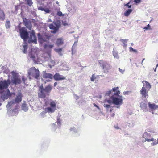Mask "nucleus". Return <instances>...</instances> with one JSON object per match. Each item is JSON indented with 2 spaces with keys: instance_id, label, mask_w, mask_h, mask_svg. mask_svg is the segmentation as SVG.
I'll list each match as a JSON object with an SVG mask.
<instances>
[{
  "instance_id": "obj_1",
  "label": "nucleus",
  "mask_w": 158,
  "mask_h": 158,
  "mask_svg": "<svg viewBox=\"0 0 158 158\" xmlns=\"http://www.w3.org/2000/svg\"><path fill=\"white\" fill-rule=\"evenodd\" d=\"M28 56L35 62H39L51 58V50H29Z\"/></svg>"
},
{
  "instance_id": "obj_2",
  "label": "nucleus",
  "mask_w": 158,
  "mask_h": 158,
  "mask_svg": "<svg viewBox=\"0 0 158 158\" xmlns=\"http://www.w3.org/2000/svg\"><path fill=\"white\" fill-rule=\"evenodd\" d=\"M52 89V87L51 85L48 84L44 88L42 85L39 87L38 97L40 98H44L46 96H49L50 93Z\"/></svg>"
},
{
  "instance_id": "obj_3",
  "label": "nucleus",
  "mask_w": 158,
  "mask_h": 158,
  "mask_svg": "<svg viewBox=\"0 0 158 158\" xmlns=\"http://www.w3.org/2000/svg\"><path fill=\"white\" fill-rule=\"evenodd\" d=\"M143 85L140 91L142 98L143 99H146L148 97V92L151 88L150 84L147 81H143Z\"/></svg>"
},
{
  "instance_id": "obj_4",
  "label": "nucleus",
  "mask_w": 158,
  "mask_h": 158,
  "mask_svg": "<svg viewBox=\"0 0 158 158\" xmlns=\"http://www.w3.org/2000/svg\"><path fill=\"white\" fill-rule=\"evenodd\" d=\"M28 74L30 78V76H32L35 79H38L39 77V71L35 67L31 68L28 72Z\"/></svg>"
},
{
  "instance_id": "obj_5",
  "label": "nucleus",
  "mask_w": 158,
  "mask_h": 158,
  "mask_svg": "<svg viewBox=\"0 0 158 158\" xmlns=\"http://www.w3.org/2000/svg\"><path fill=\"white\" fill-rule=\"evenodd\" d=\"M12 77H11V82L13 84L16 85L20 84L21 82V80L19 77V75L15 72H12Z\"/></svg>"
},
{
  "instance_id": "obj_6",
  "label": "nucleus",
  "mask_w": 158,
  "mask_h": 158,
  "mask_svg": "<svg viewBox=\"0 0 158 158\" xmlns=\"http://www.w3.org/2000/svg\"><path fill=\"white\" fill-rule=\"evenodd\" d=\"M98 62L105 72H108L111 69L110 65L108 64L106 62H104L103 60H99Z\"/></svg>"
},
{
  "instance_id": "obj_7",
  "label": "nucleus",
  "mask_w": 158,
  "mask_h": 158,
  "mask_svg": "<svg viewBox=\"0 0 158 158\" xmlns=\"http://www.w3.org/2000/svg\"><path fill=\"white\" fill-rule=\"evenodd\" d=\"M30 35L29 38L28 42L36 44L37 43V38L33 30H31L30 32Z\"/></svg>"
},
{
  "instance_id": "obj_8",
  "label": "nucleus",
  "mask_w": 158,
  "mask_h": 158,
  "mask_svg": "<svg viewBox=\"0 0 158 158\" xmlns=\"http://www.w3.org/2000/svg\"><path fill=\"white\" fill-rule=\"evenodd\" d=\"M117 96L113 95L111 97L112 103L117 105H121L123 103V99L121 98V97L120 98H118L117 97Z\"/></svg>"
},
{
  "instance_id": "obj_9",
  "label": "nucleus",
  "mask_w": 158,
  "mask_h": 158,
  "mask_svg": "<svg viewBox=\"0 0 158 158\" xmlns=\"http://www.w3.org/2000/svg\"><path fill=\"white\" fill-rule=\"evenodd\" d=\"M20 35L21 38L25 40H27L28 38V33L24 28H22L19 30Z\"/></svg>"
},
{
  "instance_id": "obj_10",
  "label": "nucleus",
  "mask_w": 158,
  "mask_h": 158,
  "mask_svg": "<svg viewBox=\"0 0 158 158\" xmlns=\"http://www.w3.org/2000/svg\"><path fill=\"white\" fill-rule=\"evenodd\" d=\"M10 83V81L8 82L6 80L0 81V90L6 89L8 87Z\"/></svg>"
},
{
  "instance_id": "obj_11",
  "label": "nucleus",
  "mask_w": 158,
  "mask_h": 158,
  "mask_svg": "<svg viewBox=\"0 0 158 158\" xmlns=\"http://www.w3.org/2000/svg\"><path fill=\"white\" fill-rule=\"evenodd\" d=\"M53 77L56 81H60L66 79L65 77L57 73H56Z\"/></svg>"
},
{
  "instance_id": "obj_12",
  "label": "nucleus",
  "mask_w": 158,
  "mask_h": 158,
  "mask_svg": "<svg viewBox=\"0 0 158 158\" xmlns=\"http://www.w3.org/2000/svg\"><path fill=\"white\" fill-rule=\"evenodd\" d=\"M38 41L41 44H42L44 42H46L48 39L46 36H41L40 33L38 34Z\"/></svg>"
},
{
  "instance_id": "obj_13",
  "label": "nucleus",
  "mask_w": 158,
  "mask_h": 158,
  "mask_svg": "<svg viewBox=\"0 0 158 158\" xmlns=\"http://www.w3.org/2000/svg\"><path fill=\"white\" fill-rule=\"evenodd\" d=\"M12 94L10 92V91L8 89H7L6 91V94H4L3 95H2L1 98H2L6 99H7L9 97L11 96Z\"/></svg>"
},
{
  "instance_id": "obj_14",
  "label": "nucleus",
  "mask_w": 158,
  "mask_h": 158,
  "mask_svg": "<svg viewBox=\"0 0 158 158\" xmlns=\"http://www.w3.org/2000/svg\"><path fill=\"white\" fill-rule=\"evenodd\" d=\"M147 136L148 137L150 136H151V135L147 132H145L144 133L143 135V136L144 138H145V141H147L148 142H150L153 141L154 140V139L153 138H152L151 139H148L147 138Z\"/></svg>"
},
{
  "instance_id": "obj_15",
  "label": "nucleus",
  "mask_w": 158,
  "mask_h": 158,
  "mask_svg": "<svg viewBox=\"0 0 158 158\" xmlns=\"http://www.w3.org/2000/svg\"><path fill=\"white\" fill-rule=\"evenodd\" d=\"M43 77L45 79L49 78L50 79H52V78L53 76L52 74L47 73H46L45 72H44L43 73Z\"/></svg>"
},
{
  "instance_id": "obj_16",
  "label": "nucleus",
  "mask_w": 158,
  "mask_h": 158,
  "mask_svg": "<svg viewBox=\"0 0 158 158\" xmlns=\"http://www.w3.org/2000/svg\"><path fill=\"white\" fill-rule=\"evenodd\" d=\"M148 105H149V108L152 110V113L154 110L158 109V106L155 105V104H151L150 102H149L148 103Z\"/></svg>"
},
{
  "instance_id": "obj_17",
  "label": "nucleus",
  "mask_w": 158,
  "mask_h": 158,
  "mask_svg": "<svg viewBox=\"0 0 158 158\" xmlns=\"http://www.w3.org/2000/svg\"><path fill=\"white\" fill-rule=\"evenodd\" d=\"M22 94L21 93H19L15 99V102L19 103L20 102L22 101Z\"/></svg>"
},
{
  "instance_id": "obj_18",
  "label": "nucleus",
  "mask_w": 158,
  "mask_h": 158,
  "mask_svg": "<svg viewBox=\"0 0 158 158\" xmlns=\"http://www.w3.org/2000/svg\"><path fill=\"white\" fill-rule=\"evenodd\" d=\"M49 28L50 29L53 30V31H51L52 32L55 33L57 32L59 27L57 26L56 27L53 24H51L49 25Z\"/></svg>"
},
{
  "instance_id": "obj_19",
  "label": "nucleus",
  "mask_w": 158,
  "mask_h": 158,
  "mask_svg": "<svg viewBox=\"0 0 158 158\" xmlns=\"http://www.w3.org/2000/svg\"><path fill=\"white\" fill-rule=\"evenodd\" d=\"M119 88V87H114L113 88L112 91L113 92L116 91V93H114V95L116 96H119V94H120V91H119V90H118Z\"/></svg>"
},
{
  "instance_id": "obj_20",
  "label": "nucleus",
  "mask_w": 158,
  "mask_h": 158,
  "mask_svg": "<svg viewBox=\"0 0 158 158\" xmlns=\"http://www.w3.org/2000/svg\"><path fill=\"white\" fill-rule=\"evenodd\" d=\"M24 23L26 27L31 30V22L26 20V21L24 20Z\"/></svg>"
},
{
  "instance_id": "obj_21",
  "label": "nucleus",
  "mask_w": 158,
  "mask_h": 158,
  "mask_svg": "<svg viewBox=\"0 0 158 158\" xmlns=\"http://www.w3.org/2000/svg\"><path fill=\"white\" fill-rule=\"evenodd\" d=\"M39 10L44 11L45 13H49L50 12V10L48 8H44V7H40L38 8Z\"/></svg>"
},
{
  "instance_id": "obj_22",
  "label": "nucleus",
  "mask_w": 158,
  "mask_h": 158,
  "mask_svg": "<svg viewBox=\"0 0 158 158\" xmlns=\"http://www.w3.org/2000/svg\"><path fill=\"white\" fill-rule=\"evenodd\" d=\"M49 105L50 107L52 108L56 109V101H53L52 100H50Z\"/></svg>"
},
{
  "instance_id": "obj_23",
  "label": "nucleus",
  "mask_w": 158,
  "mask_h": 158,
  "mask_svg": "<svg viewBox=\"0 0 158 158\" xmlns=\"http://www.w3.org/2000/svg\"><path fill=\"white\" fill-rule=\"evenodd\" d=\"M56 44L58 46L61 45L63 44V40L62 38L58 39L56 42Z\"/></svg>"
},
{
  "instance_id": "obj_24",
  "label": "nucleus",
  "mask_w": 158,
  "mask_h": 158,
  "mask_svg": "<svg viewBox=\"0 0 158 158\" xmlns=\"http://www.w3.org/2000/svg\"><path fill=\"white\" fill-rule=\"evenodd\" d=\"M132 11V10L131 9H129L124 12V15L126 17H127L130 15Z\"/></svg>"
},
{
  "instance_id": "obj_25",
  "label": "nucleus",
  "mask_w": 158,
  "mask_h": 158,
  "mask_svg": "<svg viewBox=\"0 0 158 158\" xmlns=\"http://www.w3.org/2000/svg\"><path fill=\"white\" fill-rule=\"evenodd\" d=\"M5 19V14L4 12L0 9V20H4Z\"/></svg>"
},
{
  "instance_id": "obj_26",
  "label": "nucleus",
  "mask_w": 158,
  "mask_h": 158,
  "mask_svg": "<svg viewBox=\"0 0 158 158\" xmlns=\"http://www.w3.org/2000/svg\"><path fill=\"white\" fill-rule=\"evenodd\" d=\"M46 110L48 112H53L56 110V109L52 108L51 107H48L46 108Z\"/></svg>"
},
{
  "instance_id": "obj_27",
  "label": "nucleus",
  "mask_w": 158,
  "mask_h": 158,
  "mask_svg": "<svg viewBox=\"0 0 158 158\" xmlns=\"http://www.w3.org/2000/svg\"><path fill=\"white\" fill-rule=\"evenodd\" d=\"M22 108L23 110L27 111L28 110V107L27 106V105L25 103H23L22 105Z\"/></svg>"
},
{
  "instance_id": "obj_28",
  "label": "nucleus",
  "mask_w": 158,
  "mask_h": 158,
  "mask_svg": "<svg viewBox=\"0 0 158 158\" xmlns=\"http://www.w3.org/2000/svg\"><path fill=\"white\" fill-rule=\"evenodd\" d=\"M69 14H63L61 11H59L57 13V15L59 16H68Z\"/></svg>"
},
{
  "instance_id": "obj_29",
  "label": "nucleus",
  "mask_w": 158,
  "mask_h": 158,
  "mask_svg": "<svg viewBox=\"0 0 158 158\" xmlns=\"http://www.w3.org/2000/svg\"><path fill=\"white\" fill-rule=\"evenodd\" d=\"M124 6H126V7H127L129 8H131V2H129L128 3L126 4H124Z\"/></svg>"
},
{
  "instance_id": "obj_30",
  "label": "nucleus",
  "mask_w": 158,
  "mask_h": 158,
  "mask_svg": "<svg viewBox=\"0 0 158 158\" xmlns=\"http://www.w3.org/2000/svg\"><path fill=\"white\" fill-rule=\"evenodd\" d=\"M127 41L128 40L127 39L125 40H120V41L123 44V46L125 47L127 46V44H126L127 43Z\"/></svg>"
},
{
  "instance_id": "obj_31",
  "label": "nucleus",
  "mask_w": 158,
  "mask_h": 158,
  "mask_svg": "<svg viewBox=\"0 0 158 158\" xmlns=\"http://www.w3.org/2000/svg\"><path fill=\"white\" fill-rule=\"evenodd\" d=\"M140 106L142 108H145L147 107V105L143 102H142L140 104Z\"/></svg>"
},
{
  "instance_id": "obj_32",
  "label": "nucleus",
  "mask_w": 158,
  "mask_h": 158,
  "mask_svg": "<svg viewBox=\"0 0 158 158\" xmlns=\"http://www.w3.org/2000/svg\"><path fill=\"white\" fill-rule=\"evenodd\" d=\"M44 47L46 49L53 48V45L50 44L45 45Z\"/></svg>"
},
{
  "instance_id": "obj_33",
  "label": "nucleus",
  "mask_w": 158,
  "mask_h": 158,
  "mask_svg": "<svg viewBox=\"0 0 158 158\" xmlns=\"http://www.w3.org/2000/svg\"><path fill=\"white\" fill-rule=\"evenodd\" d=\"M5 25L7 28H9L10 27V22L9 21H7Z\"/></svg>"
},
{
  "instance_id": "obj_34",
  "label": "nucleus",
  "mask_w": 158,
  "mask_h": 158,
  "mask_svg": "<svg viewBox=\"0 0 158 158\" xmlns=\"http://www.w3.org/2000/svg\"><path fill=\"white\" fill-rule=\"evenodd\" d=\"M14 103L15 102L14 101L9 102L7 104L6 106L7 107H10L12 105L14 104Z\"/></svg>"
},
{
  "instance_id": "obj_35",
  "label": "nucleus",
  "mask_w": 158,
  "mask_h": 158,
  "mask_svg": "<svg viewBox=\"0 0 158 158\" xmlns=\"http://www.w3.org/2000/svg\"><path fill=\"white\" fill-rule=\"evenodd\" d=\"M96 78V77L95 76V74H93L92 77L91 78V80L92 81H94V80H95Z\"/></svg>"
},
{
  "instance_id": "obj_36",
  "label": "nucleus",
  "mask_w": 158,
  "mask_h": 158,
  "mask_svg": "<svg viewBox=\"0 0 158 158\" xmlns=\"http://www.w3.org/2000/svg\"><path fill=\"white\" fill-rule=\"evenodd\" d=\"M27 1V4L30 6H31L33 2L32 1V0H25Z\"/></svg>"
},
{
  "instance_id": "obj_37",
  "label": "nucleus",
  "mask_w": 158,
  "mask_h": 158,
  "mask_svg": "<svg viewBox=\"0 0 158 158\" xmlns=\"http://www.w3.org/2000/svg\"><path fill=\"white\" fill-rule=\"evenodd\" d=\"M143 29L146 30H150L151 29L150 28V25L149 24H148L147 27H145L143 28Z\"/></svg>"
},
{
  "instance_id": "obj_38",
  "label": "nucleus",
  "mask_w": 158,
  "mask_h": 158,
  "mask_svg": "<svg viewBox=\"0 0 158 158\" xmlns=\"http://www.w3.org/2000/svg\"><path fill=\"white\" fill-rule=\"evenodd\" d=\"M22 79L23 83H25L26 80V78L24 76H23L22 77Z\"/></svg>"
},
{
  "instance_id": "obj_39",
  "label": "nucleus",
  "mask_w": 158,
  "mask_h": 158,
  "mask_svg": "<svg viewBox=\"0 0 158 158\" xmlns=\"http://www.w3.org/2000/svg\"><path fill=\"white\" fill-rule=\"evenodd\" d=\"M134 2L136 3H140L141 2V0H134L133 1Z\"/></svg>"
},
{
  "instance_id": "obj_40",
  "label": "nucleus",
  "mask_w": 158,
  "mask_h": 158,
  "mask_svg": "<svg viewBox=\"0 0 158 158\" xmlns=\"http://www.w3.org/2000/svg\"><path fill=\"white\" fill-rule=\"evenodd\" d=\"M62 50H55L56 52L58 53L60 55H62L61 52Z\"/></svg>"
},
{
  "instance_id": "obj_41",
  "label": "nucleus",
  "mask_w": 158,
  "mask_h": 158,
  "mask_svg": "<svg viewBox=\"0 0 158 158\" xmlns=\"http://www.w3.org/2000/svg\"><path fill=\"white\" fill-rule=\"evenodd\" d=\"M113 55L115 57H116L117 58H118L119 57L117 53L114 52Z\"/></svg>"
},
{
  "instance_id": "obj_42",
  "label": "nucleus",
  "mask_w": 158,
  "mask_h": 158,
  "mask_svg": "<svg viewBox=\"0 0 158 158\" xmlns=\"http://www.w3.org/2000/svg\"><path fill=\"white\" fill-rule=\"evenodd\" d=\"M104 106L105 107H106L107 108H109L110 107V105H107V104H104Z\"/></svg>"
},
{
  "instance_id": "obj_43",
  "label": "nucleus",
  "mask_w": 158,
  "mask_h": 158,
  "mask_svg": "<svg viewBox=\"0 0 158 158\" xmlns=\"http://www.w3.org/2000/svg\"><path fill=\"white\" fill-rule=\"evenodd\" d=\"M158 144V142H157H157L155 141V142H153L152 143H151V144L153 146V145H156V144Z\"/></svg>"
},
{
  "instance_id": "obj_44",
  "label": "nucleus",
  "mask_w": 158,
  "mask_h": 158,
  "mask_svg": "<svg viewBox=\"0 0 158 158\" xmlns=\"http://www.w3.org/2000/svg\"><path fill=\"white\" fill-rule=\"evenodd\" d=\"M77 42H75L74 43L73 45V46H72V48H74L77 45Z\"/></svg>"
},
{
  "instance_id": "obj_45",
  "label": "nucleus",
  "mask_w": 158,
  "mask_h": 158,
  "mask_svg": "<svg viewBox=\"0 0 158 158\" xmlns=\"http://www.w3.org/2000/svg\"><path fill=\"white\" fill-rule=\"evenodd\" d=\"M112 90L111 91H108L107 93L106 94L107 95L109 96L111 94V92L112 91Z\"/></svg>"
},
{
  "instance_id": "obj_46",
  "label": "nucleus",
  "mask_w": 158,
  "mask_h": 158,
  "mask_svg": "<svg viewBox=\"0 0 158 158\" xmlns=\"http://www.w3.org/2000/svg\"><path fill=\"white\" fill-rule=\"evenodd\" d=\"M62 23L63 24L64 26H66L68 25V23L66 21L63 22Z\"/></svg>"
},
{
  "instance_id": "obj_47",
  "label": "nucleus",
  "mask_w": 158,
  "mask_h": 158,
  "mask_svg": "<svg viewBox=\"0 0 158 158\" xmlns=\"http://www.w3.org/2000/svg\"><path fill=\"white\" fill-rule=\"evenodd\" d=\"M107 102L109 104H110L112 103V102L110 100H107Z\"/></svg>"
},
{
  "instance_id": "obj_48",
  "label": "nucleus",
  "mask_w": 158,
  "mask_h": 158,
  "mask_svg": "<svg viewBox=\"0 0 158 158\" xmlns=\"http://www.w3.org/2000/svg\"><path fill=\"white\" fill-rule=\"evenodd\" d=\"M93 105H94V106L96 107L97 109H99L100 108L97 105H96L95 104H93Z\"/></svg>"
},
{
  "instance_id": "obj_49",
  "label": "nucleus",
  "mask_w": 158,
  "mask_h": 158,
  "mask_svg": "<svg viewBox=\"0 0 158 158\" xmlns=\"http://www.w3.org/2000/svg\"><path fill=\"white\" fill-rule=\"evenodd\" d=\"M119 71L122 73H123V71L120 68H119Z\"/></svg>"
},
{
  "instance_id": "obj_50",
  "label": "nucleus",
  "mask_w": 158,
  "mask_h": 158,
  "mask_svg": "<svg viewBox=\"0 0 158 158\" xmlns=\"http://www.w3.org/2000/svg\"><path fill=\"white\" fill-rule=\"evenodd\" d=\"M130 51L131 52H137L136 50H130Z\"/></svg>"
},
{
  "instance_id": "obj_51",
  "label": "nucleus",
  "mask_w": 158,
  "mask_h": 158,
  "mask_svg": "<svg viewBox=\"0 0 158 158\" xmlns=\"http://www.w3.org/2000/svg\"><path fill=\"white\" fill-rule=\"evenodd\" d=\"M57 84V83L56 82H55L54 84V86H56Z\"/></svg>"
},
{
  "instance_id": "obj_52",
  "label": "nucleus",
  "mask_w": 158,
  "mask_h": 158,
  "mask_svg": "<svg viewBox=\"0 0 158 158\" xmlns=\"http://www.w3.org/2000/svg\"><path fill=\"white\" fill-rule=\"evenodd\" d=\"M27 50H23V52L24 53H26L27 52Z\"/></svg>"
},
{
  "instance_id": "obj_53",
  "label": "nucleus",
  "mask_w": 158,
  "mask_h": 158,
  "mask_svg": "<svg viewBox=\"0 0 158 158\" xmlns=\"http://www.w3.org/2000/svg\"><path fill=\"white\" fill-rule=\"evenodd\" d=\"M128 91H126V92H124V94H128Z\"/></svg>"
},
{
  "instance_id": "obj_54",
  "label": "nucleus",
  "mask_w": 158,
  "mask_h": 158,
  "mask_svg": "<svg viewBox=\"0 0 158 158\" xmlns=\"http://www.w3.org/2000/svg\"><path fill=\"white\" fill-rule=\"evenodd\" d=\"M48 22H52V21L51 19H49L48 20Z\"/></svg>"
},
{
  "instance_id": "obj_55",
  "label": "nucleus",
  "mask_w": 158,
  "mask_h": 158,
  "mask_svg": "<svg viewBox=\"0 0 158 158\" xmlns=\"http://www.w3.org/2000/svg\"><path fill=\"white\" fill-rule=\"evenodd\" d=\"M51 62H52V64H54V63H55V62H54V61H53V60H52V61H51Z\"/></svg>"
},
{
  "instance_id": "obj_56",
  "label": "nucleus",
  "mask_w": 158,
  "mask_h": 158,
  "mask_svg": "<svg viewBox=\"0 0 158 158\" xmlns=\"http://www.w3.org/2000/svg\"><path fill=\"white\" fill-rule=\"evenodd\" d=\"M51 81L50 80H46V81H47V82H49Z\"/></svg>"
},
{
  "instance_id": "obj_57",
  "label": "nucleus",
  "mask_w": 158,
  "mask_h": 158,
  "mask_svg": "<svg viewBox=\"0 0 158 158\" xmlns=\"http://www.w3.org/2000/svg\"><path fill=\"white\" fill-rule=\"evenodd\" d=\"M129 48L130 49H133L131 47H129Z\"/></svg>"
},
{
  "instance_id": "obj_58",
  "label": "nucleus",
  "mask_w": 158,
  "mask_h": 158,
  "mask_svg": "<svg viewBox=\"0 0 158 158\" xmlns=\"http://www.w3.org/2000/svg\"><path fill=\"white\" fill-rule=\"evenodd\" d=\"M145 60V58H144L143 59L142 61V63H143V61L144 60Z\"/></svg>"
},
{
  "instance_id": "obj_59",
  "label": "nucleus",
  "mask_w": 158,
  "mask_h": 158,
  "mask_svg": "<svg viewBox=\"0 0 158 158\" xmlns=\"http://www.w3.org/2000/svg\"><path fill=\"white\" fill-rule=\"evenodd\" d=\"M56 4H59V2H58V1H56Z\"/></svg>"
},
{
  "instance_id": "obj_60",
  "label": "nucleus",
  "mask_w": 158,
  "mask_h": 158,
  "mask_svg": "<svg viewBox=\"0 0 158 158\" xmlns=\"http://www.w3.org/2000/svg\"><path fill=\"white\" fill-rule=\"evenodd\" d=\"M131 44V45H133V43H132Z\"/></svg>"
},
{
  "instance_id": "obj_61",
  "label": "nucleus",
  "mask_w": 158,
  "mask_h": 158,
  "mask_svg": "<svg viewBox=\"0 0 158 158\" xmlns=\"http://www.w3.org/2000/svg\"><path fill=\"white\" fill-rule=\"evenodd\" d=\"M58 123H60V122H58Z\"/></svg>"
},
{
  "instance_id": "obj_62",
  "label": "nucleus",
  "mask_w": 158,
  "mask_h": 158,
  "mask_svg": "<svg viewBox=\"0 0 158 158\" xmlns=\"http://www.w3.org/2000/svg\"><path fill=\"white\" fill-rule=\"evenodd\" d=\"M111 111H112V110H110V112H111Z\"/></svg>"
},
{
  "instance_id": "obj_63",
  "label": "nucleus",
  "mask_w": 158,
  "mask_h": 158,
  "mask_svg": "<svg viewBox=\"0 0 158 158\" xmlns=\"http://www.w3.org/2000/svg\"><path fill=\"white\" fill-rule=\"evenodd\" d=\"M72 12H73V13L74 12V11H72Z\"/></svg>"
},
{
  "instance_id": "obj_64",
  "label": "nucleus",
  "mask_w": 158,
  "mask_h": 158,
  "mask_svg": "<svg viewBox=\"0 0 158 158\" xmlns=\"http://www.w3.org/2000/svg\"><path fill=\"white\" fill-rule=\"evenodd\" d=\"M157 142H158V139H157Z\"/></svg>"
}]
</instances>
